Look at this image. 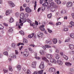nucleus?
Segmentation results:
<instances>
[{
	"mask_svg": "<svg viewBox=\"0 0 74 74\" xmlns=\"http://www.w3.org/2000/svg\"><path fill=\"white\" fill-rule=\"evenodd\" d=\"M56 8H51V11L52 12H54L55 11Z\"/></svg>",
	"mask_w": 74,
	"mask_h": 74,
	"instance_id": "obj_36",
	"label": "nucleus"
},
{
	"mask_svg": "<svg viewBox=\"0 0 74 74\" xmlns=\"http://www.w3.org/2000/svg\"><path fill=\"white\" fill-rule=\"evenodd\" d=\"M34 26H35V27H37L36 25H38V22L37 21H35V23H34Z\"/></svg>",
	"mask_w": 74,
	"mask_h": 74,
	"instance_id": "obj_31",
	"label": "nucleus"
},
{
	"mask_svg": "<svg viewBox=\"0 0 74 74\" xmlns=\"http://www.w3.org/2000/svg\"><path fill=\"white\" fill-rule=\"evenodd\" d=\"M27 22H29L30 23H31V21H30V19H27Z\"/></svg>",
	"mask_w": 74,
	"mask_h": 74,
	"instance_id": "obj_52",
	"label": "nucleus"
},
{
	"mask_svg": "<svg viewBox=\"0 0 74 74\" xmlns=\"http://www.w3.org/2000/svg\"><path fill=\"white\" fill-rule=\"evenodd\" d=\"M11 12V10H8L6 12V15H8Z\"/></svg>",
	"mask_w": 74,
	"mask_h": 74,
	"instance_id": "obj_16",
	"label": "nucleus"
},
{
	"mask_svg": "<svg viewBox=\"0 0 74 74\" xmlns=\"http://www.w3.org/2000/svg\"><path fill=\"white\" fill-rule=\"evenodd\" d=\"M45 47L46 48H51V46L47 45H45Z\"/></svg>",
	"mask_w": 74,
	"mask_h": 74,
	"instance_id": "obj_47",
	"label": "nucleus"
},
{
	"mask_svg": "<svg viewBox=\"0 0 74 74\" xmlns=\"http://www.w3.org/2000/svg\"><path fill=\"white\" fill-rule=\"evenodd\" d=\"M70 24L71 25H72V26L74 25V23L73 22L71 21L70 23Z\"/></svg>",
	"mask_w": 74,
	"mask_h": 74,
	"instance_id": "obj_48",
	"label": "nucleus"
},
{
	"mask_svg": "<svg viewBox=\"0 0 74 74\" xmlns=\"http://www.w3.org/2000/svg\"><path fill=\"white\" fill-rule=\"evenodd\" d=\"M69 30V28H65L64 29V31L66 32V31H67Z\"/></svg>",
	"mask_w": 74,
	"mask_h": 74,
	"instance_id": "obj_54",
	"label": "nucleus"
},
{
	"mask_svg": "<svg viewBox=\"0 0 74 74\" xmlns=\"http://www.w3.org/2000/svg\"><path fill=\"white\" fill-rule=\"evenodd\" d=\"M9 70L10 71H13V70H12V67L11 66H9Z\"/></svg>",
	"mask_w": 74,
	"mask_h": 74,
	"instance_id": "obj_39",
	"label": "nucleus"
},
{
	"mask_svg": "<svg viewBox=\"0 0 74 74\" xmlns=\"http://www.w3.org/2000/svg\"><path fill=\"white\" fill-rule=\"evenodd\" d=\"M39 68L42 70L44 69V62L42 61L41 62V64L40 66H39Z\"/></svg>",
	"mask_w": 74,
	"mask_h": 74,
	"instance_id": "obj_1",
	"label": "nucleus"
},
{
	"mask_svg": "<svg viewBox=\"0 0 74 74\" xmlns=\"http://www.w3.org/2000/svg\"><path fill=\"white\" fill-rule=\"evenodd\" d=\"M32 74H37V72L35 71L34 72V73Z\"/></svg>",
	"mask_w": 74,
	"mask_h": 74,
	"instance_id": "obj_64",
	"label": "nucleus"
},
{
	"mask_svg": "<svg viewBox=\"0 0 74 74\" xmlns=\"http://www.w3.org/2000/svg\"><path fill=\"white\" fill-rule=\"evenodd\" d=\"M15 51L16 55H17V54H18L19 52H18V51L17 50H15Z\"/></svg>",
	"mask_w": 74,
	"mask_h": 74,
	"instance_id": "obj_55",
	"label": "nucleus"
},
{
	"mask_svg": "<svg viewBox=\"0 0 74 74\" xmlns=\"http://www.w3.org/2000/svg\"><path fill=\"white\" fill-rule=\"evenodd\" d=\"M46 57L48 59H51V58H52V55H51V54H47V55Z\"/></svg>",
	"mask_w": 74,
	"mask_h": 74,
	"instance_id": "obj_18",
	"label": "nucleus"
},
{
	"mask_svg": "<svg viewBox=\"0 0 74 74\" xmlns=\"http://www.w3.org/2000/svg\"><path fill=\"white\" fill-rule=\"evenodd\" d=\"M37 4V2H36V1H35V5L34 6V10H35V9H36V5Z\"/></svg>",
	"mask_w": 74,
	"mask_h": 74,
	"instance_id": "obj_50",
	"label": "nucleus"
},
{
	"mask_svg": "<svg viewBox=\"0 0 74 74\" xmlns=\"http://www.w3.org/2000/svg\"><path fill=\"white\" fill-rule=\"evenodd\" d=\"M24 9L22 8V6L20 7V11H24Z\"/></svg>",
	"mask_w": 74,
	"mask_h": 74,
	"instance_id": "obj_49",
	"label": "nucleus"
},
{
	"mask_svg": "<svg viewBox=\"0 0 74 74\" xmlns=\"http://www.w3.org/2000/svg\"><path fill=\"white\" fill-rule=\"evenodd\" d=\"M44 25H41V27H40V30H41L42 31H45V28H44Z\"/></svg>",
	"mask_w": 74,
	"mask_h": 74,
	"instance_id": "obj_20",
	"label": "nucleus"
},
{
	"mask_svg": "<svg viewBox=\"0 0 74 74\" xmlns=\"http://www.w3.org/2000/svg\"><path fill=\"white\" fill-rule=\"evenodd\" d=\"M42 36H43V34L42 33L40 32L39 34L37 35V36L38 37L40 38V37H42Z\"/></svg>",
	"mask_w": 74,
	"mask_h": 74,
	"instance_id": "obj_14",
	"label": "nucleus"
},
{
	"mask_svg": "<svg viewBox=\"0 0 74 74\" xmlns=\"http://www.w3.org/2000/svg\"><path fill=\"white\" fill-rule=\"evenodd\" d=\"M20 45H21V42H20V43H18L17 44V46H18V47H19V46Z\"/></svg>",
	"mask_w": 74,
	"mask_h": 74,
	"instance_id": "obj_58",
	"label": "nucleus"
},
{
	"mask_svg": "<svg viewBox=\"0 0 74 74\" xmlns=\"http://www.w3.org/2000/svg\"><path fill=\"white\" fill-rule=\"evenodd\" d=\"M39 52L41 55H44V51L43 50H40V51Z\"/></svg>",
	"mask_w": 74,
	"mask_h": 74,
	"instance_id": "obj_29",
	"label": "nucleus"
},
{
	"mask_svg": "<svg viewBox=\"0 0 74 74\" xmlns=\"http://www.w3.org/2000/svg\"><path fill=\"white\" fill-rule=\"evenodd\" d=\"M33 36H34V33H33L29 35L28 36V37H29V38H33Z\"/></svg>",
	"mask_w": 74,
	"mask_h": 74,
	"instance_id": "obj_24",
	"label": "nucleus"
},
{
	"mask_svg": "<svg viewBox=\"0 0 74 74\" xmlns=\"http://www.w3.org/2000/svg\"><path fill=\"white\" fill-rule=\"evenodd\" d=\"M37 64V62L36 61H34L32 63V67L33 68H36V64Z\"/></svg>",
	"mask_w": 74,
	"mask_h": 74,
	"instance_id": "obj_9",
	"label": "nucleus"
},
{
	"mask_svg": "<svg viewBox=\"0 0 74 74\" xmlns=\"http://www.w3.org/2000/svg\"><path fill=\"white\" fill-rule=\"evenodd\" d=\"M12 48H15L16 47V45L15 43H12Z\"/></svg>",
	"mask_w": 74,
	"mask_h": 74,
	"instance_id": "obj_23",
	"label": "nucleus"
},
{
	"mask_svg": "<svg viewBox=\"0 0 74 74\" xmlns=\"http://www.w3.org/2000/svg\"><path fill=\"white\" fill-rule=\"evenodd\" d=\"M47 30H48L49 32V33H51L52 32V30H50L49 29H48Z\"/></svg>",
	"mask_w": 74,
	"mask_h": 74,
	"instance_id": "obj_59",
	"label": "nucleus"
},
{
	"mask_svg": "<svg viewBox=\"0 0 74 74\" xmlns=\"http://www.w3.org/2000/svg\"><path fill=\"white\" fill-rule=\"evenodd\" d=\"M20 18L22 19H23V18H26V14H24V13H21L20 16Z\"/></svg>",
	"mask_w": 74,
	"mask_h": 74,
	"instance_id": "obj_5",
	"label": "nucleus"
},
{
	"mask_svg": "<svg viewBox=\"0 0 74 74\" xmlns=\"http://www.w3.org/2000/svg\"><path fill=\"white\" fill-rule=\"evenodd\" d=\"M70 36L72 38H74V34H71L70 35Z\"/></svg>",
	"mask_w": 74,
	"mask_h": 74,
	"instance_id": "obj_38",
	"label": "nucleus"
},
{
	"mask_svg": "<svg viewBox=\"0 0 74 74\" xmlns=\"http://www.w3.org/2000/svg\"><path fill=\"white\" fill-rule=\"evenodd\" d=\"M3 54H4L6 56H8V52L7 51H5L3 53Z\"/></svg>",
	"mask_w": 74,
	"mask_h": 74,
	"instance_id": "obj_46",
	"label": "nucleus"
},
{
	"mask_svg": "<svg viewBox=\"0 0 74 74\" xmlns=\"http://www.w3.org/2000/svg\"><path fill=\"white\" fill-rule=\"evenodd\" d=\"M69 47L72 50L74 49V45H70Z\"/></svg>",
	"mask_w": 74,
	"mask_h": 74,
	"instance_id": "obj_22",
	"label": "nucleus"
},
{
	"mask_svg": "<svg viewBox=\"0 0 74 74\" xmlns=\"http://www.w3.org/2000/svg\"><path fill=\"white\" fill-rule=\"evenodd\" d=\"M59 65H62L63 64V62L61 61L60 60H58L57 61Z\"/></svg>",
	"mask_w": 74,
	"mask_h": 74,
	"instance_id": "obj_25",
	"label": "nucleus"
},
{
	"mask_svg": "<svg viewBox=\"0 0 74 74\" xmlns=\"http://www.w3.org/2000/svg\"><path fill=\"white\" fill-rule=\"evenodd\" d=\"M30 26H33L34 28H36V27L34 26V23L33 24L32 23H30Z\"/></svg>",
	"mask_w": 74,
	"mask_h": 74,
	"instance_id": "obj_43",
	"label": "nucleus"
},
{
	"mask_svg": "<svg viewBox=\"0 0 74 74\" xmlns=\"http://www.w3.org/2000/svg\"><path fill=\"white\" fill-rule=\"evenodd\" d=\"M25 10L26 12H28V13H30L32 12V10L28 7H27Z\"/></svg>",
	"mask_w": 74,
	"mask_h": 74,
	"instance_id": "obj_8",
	"label": "nucleus"
},
{
	"mask_svg": "<svg viewBox=\"0 0 74 74\" xmlns=\"http://www.w3.org/2000/svg\"><path fill=\"white\" fill-rule=\"evenodd\" d=\"M42 1L43 0H40V4H42Z\"/></svg>",
	"mask_w": 74,
	"mask_h": 74,
	"instance_id": "obj_63",
	"label": "nucleus"
},
{
	"mask_svg": "<svg viewBox=\"0 0 74 74\" xmlns=\"http://www.w3.org/2000/svg\"><path fill=\"white\" fill-rule=\"evenodd\" d=\"M49 41H48V40H46V44H48V43H49Z\"/></svg>",
	"mask_w": 74,
	"mask_h": 74,
	"instance_id": "obj_60",
	"label": "nucleus"
},
{
	"mask_svg": "<svg viewBox=\"0 0 74 74\" xmlns=\"http://www.w3.org/2000/svg\"><path fill=\"white\" fill-rule=\"evenodd\" d=\"M55 56L56 59H59L60 58V56L58 54H56Z\"/></svg>",
	"mask_w": 74,
	"mask_h": 74,
	"instance_id": "obj_26",
	"label": "nucleus"
},
{
	"mask_svg": "<svg viewBox=\"0 0 74 74\" xmlns=\"http://www.w3.org/2000/svg\"><path fill=\"white\" fill-rule=\"evenodd\" d=\"M65 64L66 66H71L72 65L71 63L69 62H65Z\"/></svg>",
	"mask_w": 74,
	"mask_h": 74,
	"instance_id": "obj_17",
	"label": "nucleus"
},
{
	"mask_svg": "<svg viewBox=\"0 0 74 74\" xmlns=\"http://www.w3.org/2000/svg\"><path fill=\"white\" fill-rule=\"evenodd\" d=\"M51 4L53 6L54 8H58V5H56V4L53 3V2H51Z\"/></svg>",
	"mask_w": 74,
	"mask_h": 74,
	"instance_id": "obj_6",
	"label": "nucleus"
},
{
	"mask_svg": "<svg viewBox=\"0 0 74 74\" xmlns=\"http://www.w3.org/2000/svg\"><path fill=\"white\" fill-rule=\"evenodd\" d=\"M9 32L10 33H12L13 32L12 27H9V29L8 30Z\"/></svg>",
	"mask_w": 74,
	"mask_h": 74,
	"instance_id": "obj_19",
	"label": "nucleus"
},
{
	"mask_svg": "<svg viewBox=\"0 0 74 74\" xmlns=\"http://www.w3.org/2000/svg\"><path fill=\"white\" fill-rule=\"evenodd\" d=\"M22 19L23 22V23H25V22L26 21V18H23V19Z\"/></svg>",
	"mask_w": 74,
	"mask_h": 74,
	"instance_id": "obj_42",
	"label": "nucleus"
},
{
	"mask_svg": "<svg viewBox=\"0 0 74 74\" xmlns=\"http://www.w3.org/2000/svg\"><path fill=\"white\" fill-rule=\"evenodd\" d=\"M22 48H23V46H21V47H19V49L20 50H21L22 49Z\"/></svg>",
	"mask_w": 74,
	"mask_h": 74,
	"instance_id": "obj_61",
	"label": "nucleus"
},
{
	"mask_svg": "<svg viewBox=\"0 0 74 74\" xmlns=\"http://www.w3.org/2000/svg\"><path fill=\"white\" fill-rule=\"evenodd\" d=\"M47 17L48 18H51L52 17V14L51 13L47 15Z\"/></svg>",
	"mask_w": 74,
	"mask_h": 74,
	"instance_id": "obj_37",
	"label": "nucleus"
},
{
	"mask_svg": "<svg viewBox=\"0 0 74 74\" xmlns=\"http://www.w3.org/2000/svg\"><path fill=\"white\" fill-rule=\"evenodd\" d=\"M55 1L58 4H60L61 3V2L59 0H55Z\"/></svg>",
	"mask_w": 74,
	"mask_h": 74,
	"instance_id": "obj_30",
	"label": "nucleus"
},
{
	"mask_svg": "<svg viewBox=\"0 0 74 74\" xmlns=\"http://www.w3.org/2000/svg\"><path fill=\"white\" fill-rule=\"evenodd\" d=\"M9 5L11 7H15V4L14 3H12L11 2H9Z\"/></svg>",
	"mask_w": 74,
	"mask_h": 74,
	"instance_id": "obj_13",
	"label": "nucleus"
},
{
	"mask_svg": "<svg viewBox=\"0 0 74 74\" xmlns=\"http://www.w3.org/2000/svg\"><path fill=\"white\" fill-rule=\"evenodd\" d=\"M27 73L28 74H31V72L29 70H28L27 71Z\"/></svg>",
	"mask_w": 74,
	"mask_h": 74,
	"instance_id": "obj_45",
	"label": "nucleus"
},
{
	"mask_svg": "<svg viewBox=\"0 0 74 74\" xmlns=\"http://www.w3.org/2000/svg\"><path fill=\"white\" fill-rule=\"evenodd\" d=\"M22 20L21 19H20L19 20V22H16V25L18 26V25H19V24H18V23H19L20 25V26H23V23H22Z\"/></svg>",
	"mask_w": 74,
	"mask_h": 74,
	"instance_id": "obj_10",
	"label": "nucleus"
},
{
	"mask_svg": "<svg viewBox=\"0 0 74 74\" xmlns=\"http://www.w3.org/2000/svg\"><path fill=\"white\" fill-rule=\"evenodd\" d=\"M53 44H56L57 42H58V40L56 38H53Z\"/></svg>",
	"mask_w": 74,
	"mask_h": 74,
	"instance_id": "obj_21",
	"label": "nucleus"
},
{
	"mask_svg": "<svg viewBox=\"0 0 74 74\" xmlns=\"http://www.w3.org/2000/svg\"><path fill=\"white\" fill-rule=\"evenodd\" d=\"M23 55L25 58H27L29 56V53L27 51H25L23 53Z\"/></svg>",
	"mask_w": 74,
	"mask_h": 74,
	"instance_id": "obj_3",
	"label": "nucleus"
},
{
	"mask_svg": "<svg viewBox=\"0 0 74 74\" xmlns=\"http://www.w3.org/2000/svg\"><path fill=\"white\" fill-rule=\"evenodd\" d=\"M63 57L66 60H68V57L67 56H66L65 55H63Z\"/></svg>",
	"mask_w": 74,
	"mask_h": 74,
	"instance_id": "obj_32",
	"label": "nucleus"
},
{
	"mask_svg": "<svg viewBox=\"0 0 74 74\" xmlns=\"http://www.w3.org/2000/svg\"><path fill=\"white\" fill-rule=\"evenodd\" d=\"M66 13V12H65V10H62L61 11V13L62 14H65Z\"/></svg>",
	"mask_w": 74,
	"mask_h": 74,
	"instance_id": "obj_44",
	"label": "nucleus"
},
{
	"mask_svg": "<svg viewBox=\"0 0 74 74\" xmlns=\"http://www.w3.org/2000/svg\"><path fill=\"white\" fill-rule=\"evenodd\" d=\"M50 61L52 63H56V60L54 59L51 58L50 59Z\"/></svg>",
	"mask_w": 74,
	"mask_h": 74,
	"instance_id": "obj_15",
	"label": "nucleus"
},
{
	"mask_svg": "<svg viewBox=\"0 0 74 74\" xmlns=\"http://www.w3.org/2000/svg\"><path fill=\"white\" fill-rule=\"evenodd\" d=\"M15 16L16 17H18L19 16V13L18 12H17L15 13Z\"/></svg>",
	"mask_w": 74,
	"mask_h": 74,
	"instance_id": "obj_35",
	"label": "nucleus"
},
{
	"mask_svg": "<svg viewBox=\"0 0 74 74\" xmlns=\"http://www.w3.org/2000/svg\"><path fill=\"white\" fill-rule=\"evenodd\" d=\"M56 71V69L55 68L51 67L48 70L49 72L52 73V72H55Z\"/></svg>",
	"mask_w": 74,
	"mask_h": 74,
	"instance_id": "obj_2",
	"label": "nucleus"
},
{
	"mask_svg": "<svg viewBox=\"0 0 74 74\" xmlns=\"http://www.w3.org/2000/svg\"><path fill=\"white\" fill-rule=\"evenodd\" d=\"M3 71L5 73L8 72V70L3 69Z\"/></svg>",
	"mask_w": 74,
	"mask_h": 74,
	"instance_id": "obj_53",
	"label": "nucleus"
},
{
	"mask_svg": "<svg viewBox=\"0 0 74 74\" xmlns=\"http://www.w3.org/2000/svg\"><path fill=\"white\" fill-rule=\"evenodd\" d=\"M19 33L21 34V35H24V32L23 31H21L19 32Z\"/></svg>",
	"mask_w": 74,
	"mask_h": 74,
	"instance_id": "obj_40",
	"label": "nucleus"
},
{
	"mask_svg": "<svg viewBox=\"0 0 74 74\" xmlns=\"http://www.w3.org/2000/svg\"><path fill=\"white\" fill-rule=\"evenodd\" d=\"M14 21V19L12 18H11L10 20V23H12V22H13Z\"/></svg>",
	"mask_w": 74,
	"mask_h": 74,
	"instance_id": "obj_33",
	"label": "nucleus"
},
{
	"mask_svg": "<svg viewBox=\"0 0 74 74\" xmlns=\"http://www.w3.org/2000/svg\"><path fill=\"white\" fill-rule=\"evenodd\" d=\"M43 71H44L43 70L39 71L38 72V74H42Z\"/></svg>",
	"mask_w": 74,
	"mask_h": 74,
	"instance_id": "obj_28",
	"label": "nucleus"
},
{
	"mask_svg": "<svg viewBox=\"0 0 74 74\" xmlns=\"http://www.w3.org/2000/svg\"><path fill=\"white\" fill-rule=\"evenodd\" d=\"M73 6V3L71 2H68L67 3L66 6L67 7H72Z\"/></svg>",
	"mask_w": 74,
	"mask_h": 74,
	"instance_id": "obj_7",
	"label": "nucleus"
},
{
	"mask_svg": "<svg viewBox=\"0 0 74 74\" xmlns=\"http://www.w3.org/2000/svg\"><path fill=\"white\" fill-rule=\"evenodd\" d=\"M29 46L33 47H34V46H35V45H33V44H31Z\"/></svg>",
	"mask_w": 74,
	"mask_h": 74,
	"instance_id": "obj_62",
	"label": "nucleus"
},
{
	"mask_svg": "<svg viewBox=\"0 0 74 74\" xmlns=\"http://www.w3.org/2000/svg\"><path fill=\"white\" fill-rule=\"evenodd\" d=\"M16 67L18 71H19V70H20L21 69V65H17Z\"/></svg>",
	"mask_w": 74,
	"mask_h": 74,
	"instance_id": "obj_27",
	"label": "nucleus"
},
{
	"mask_svg": "<svg viewBox=\"0 0 74 74\" xmlns=\"http://www.w3.org/2000/svg\"><path fill=\"white\" fill-rule=\"evenodd\" d=\"M48 0H43L44 3H45L43 4L42 5L44 6L45 7H47V5H48V2H47V1Z\"/></svg>",
	"mask_w": 74,
	"mask_h": 74,
	"instance_id": "obj_4",
	"label": "nucleus"
},
{
	"mask_svg": "<svg viewBox=\"0 0 74 74\" xmlns=\"http://www.w3.org/2000/svg\"><path fill=\"white\" fill-rule=\"evenodd\" d=\"M56 52H57V53H59V50H58V49H56Z\"/></svg>",
	"mask_w": 74,
	"mask_h": 74,
	"instance_id": "obj_56",
	"label": "nucleus"
},
{
	"mask_svg": "<svg viewBox=\"0 0 74 74\" xmlns=\"http://www.w3.org/2000/svg\"><path fill=\"white\" fill-rule=\"evenodd\" d=\"M61 22H59L58 23H56V25H60V24H61Z\"/></svg>",
	"mask_w": 74,
	"mask_h": 74,
	"instance_id": "obj_51",
	"label": "nucleus"
},
{
	"mask_svg": "<svg viewBox=\"0 0 74 74\" xmlns=\"http://www.w3.org/2000/svg\"><path fill=\"white\" fill-rule=\"evenodd\" d=\"M3 29H4V27L0 24V30Z\"/></svg>",
	"mask_w": 74,
	"mask_h": 74,
	"instance_id": "obj_41",
	"label": "nucleus"
},
{
	"mask_svg": "<svg viewBox=\"0 0 74 74\" xmlns=\"http://www.w3.org/2000/svg\"><path fill=\"white\" fill-rule=\"evenodd\" d=\"M42 60H45V61H46L49 64V60H47V58H46L44 57V56L42 57Z\"/></svg>",
	"mask_w": 74,
	"mask_h": 74,
	"instance_id": "obj_12",
	"label": "nucleus"
},
{
	"mask_svg": "<svg viewBox=\"0 0 74 74\" xmlns=\"http://www.w3.org/2000/svg\"><path fill=\"white\" fill-rule=\"evenodd\" d=\"M25 42L24 43H27L28 42L27 40L25 38H24L23 42Z\"/></svg>",
	"mask_w": 74,
	"mask_h": 74,
	"instance_id": "obj_34",
	"label": "nucleus"
},
{
	"mask_svg": "<svg viewBox=\"0 0 74 74\" xmlns=\"http://www.w3.org/2000/svg\"><path fill=\"white\" fill-rule=\"evenodd\" d=\"M9 56L10 57V58H14V59H16V56L14 54H11Z\"/></svg>",
	"mask_w": 74,
	"mask_h": 74,
	"instance_id": "obj_11",
	"label": "nucleus"
},
{
	"mask_svg": "<svg viewBox=\"0 0 74 74\" xmlns=\"http://www.w3.org/2000/svg\"><path fill=\"white\" fill-rule=\"evenodd\" d=\"M35 58H36V59H40V57H35Z\"/></svg>",
	"mask_w": 74,
	"mask_h": 74,
	"instance_id": "obj_57",
	"label": "nucleus"
}]
</instances>
